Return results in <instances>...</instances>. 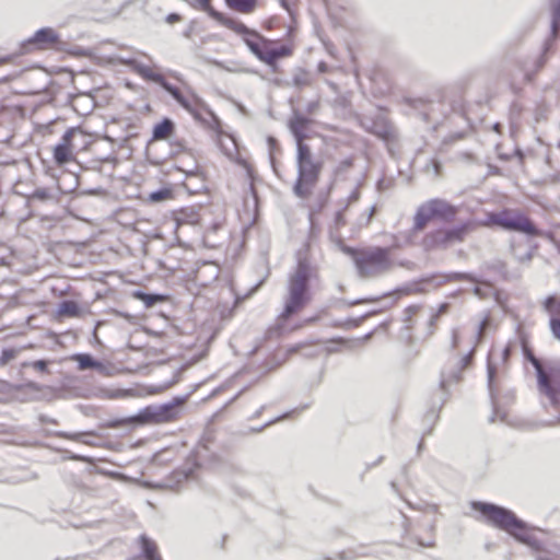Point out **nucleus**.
Segmentation results:
<instances>
[{"label":"nucleus","mask_w":560,"mask_h":560,"mask_svg":"<svg viewBox=\"0 0 560 560\" xmlns=\"http://www.w3.org/2000/svg\"><path fill=\"white\" fill-rule=\"evenodd\" d=\"M66 43L61 40L60 35L50 26H45L37 30L32 36L22 40L19 48L2 58H8V63L14 59L27 55L34 50H45L48 48L66 49Z\"/></svg>","instance_id":"9"},{"label":"nucleus","mask_w":560,"mask_h":560,"mask_svg":"<svg viewBox=\"0 0 560 560\" xmlns=\"http://www.w3.org/2000/svg\"><path fill=\"white\" fill-rule=\"evenodd\" d=\"M176 125L170 117L162 118L159 122L153 125L151 140H164L174 136Z\"/></svg>","instance_id":"19"},{"label":"nucleus","mask_w":560,"mask_h":560,"mask_svg":"<svg viewBox=\"0 0 560 560\" xmlns=\"http://www.w3.org/2000/svg\"><path fill=\"white\" fill-rule=\"evenodd\" d=\"M311 122L312 120L302 115L299 110H293L292 117L288 121V128L295 142L304 141L308 137L306 129Z\"/></svg>","instance_id":"17"},{"label":"nucleus","mask_w":560,"mask_h":560,"mask_svg":"<svg viewBox=\"0 0 560 560\" xmlns=\"http://www.w3.org/2000/svg\"><path fill=\"white\" fill-rule=\"evenodd\" d=\"M419 310V306L418 305H409L408 307H406L405 310V314H406V317H405V322H408L410 320L411 316L413 314H416Z\"/></svg>","instance_id":"46"},{"label":"nucleus","mask_w":560,"mask_h":560,"mask_svg":"<svg viewBox=\"0 0 560 560\" xmlns=\"http://www.w3.org/2000/svg\"><path fill=\"white\" fill-rule=\"evenodd\" d=\"M293 83H294V85H296V86H302V85L306 84V81H305V79H304V78H302V77H300V75H295V77L293 78Z\"/></svg>","instance_id":"56"},{"label":"nucleus","mask_w":560,"mask_h":560,"mask_svg":"<svg viewBox=\"0 0 560 560\" xmlns=\"http://www.w3.org/2000/svg\"><path fill=\"white\" fill-rule=\"evenodd\" d=\"M73 56H80L85 57L89 55L88 50L83 47H75L73 50L70 51Z\"/></svg>","instance_id":"50"},{"label":"nucleus","mask_w":560,"mask_h":560,"mask_svg":"<svg viewBox=\"0 0 560 560\" xmlns=\"http://www.w3.org/2000/svg\"><path fill=\"white\" fill-rule=\"evenodd\" d=\"M125 65L143 80L153 82L162 88L196 121L214 130L220 128V119L198 95L191 92V98H188L176 85L168 82L162 73L153 71L149 66L136 58L126 59Z\"/></svg>","instance_id":"1"},{"label":"nucleus","mask_w":560,"mask_h":560,"mask_svg":"<svg viewBox=\"0 0 560 560\" xmlns=\"http://www.w3.org/2000/svg\"><path fill=\"white\" fill-rule=\"evenodd\" d=\"M132 296L141 301L147 308L154 306L163 301V295L159 293H149L140 289L135 290Z\"/></svg>","instance_id":"25"},{"label":"nucleus","mask_w":560,"mask_h":560,"mask_svg":"<svg viewBox=\"0 0 560 560\" xmlns=\"http://www.w3.org/2000/svg\"><path fill=\"white\" fill-rule=\"evenodd\" d=\"M439 319V313H433L428 322V335L431 336L434 332V326Z\"/></svg>","instance_id":"44"},{"label":"nucleus","mask_w":560,"mask_h":560,"mask_svg":"<svg viewBox=\"0 0 560 560\" xmlns=\"http://www.w3.org/2000/svg\"><path fill=\"white\" fill-rule=\"evenodd\" d=\"M556 39L547 37L542 44L541 51L533 60L525 59L518 61V67L524 73V80L527 83H532L535 80L536 74L545 67L547 62V55L551 50Z\"/></svg>","instance_id":"13"},{"label":"nucleus","mask_w":560,"mask_h":560,"mask_svg":"<svg viewBox=\"0 0 560 560\" xmlns=\"http://www.w3.org/2000/svg\"><path fill=\"white\" fill-rule=\"evenodd\" d=\"M360 198V192L359 190L354 189L350 196H349V200L350 201H357L358 199Z\"/></svg>","instance_id":"62"},{"label":"nucleus","mask_w":560,"mask_h":560,"mask_svg":"<svg viewBox=\"0 0 560 560\" xmlns=\"http://www.w3.org/2000/svg\"><path fill=\"white\" fill-rule=\"evenodd\" d=\"M210 3L211 0H195L194 2H191V7L197 10L203 11Z\"/></svg>","instance_id":"45"},{"label":"nucleus","mask_w":560,"mask_h":560,"mask_svg":"<svg viewBox=\"0 0 560 560\" xmlns=\"http://www.w3.org/2000/svg\"><path fill=\"white\" fill-rule=\"evenodd\" d=\"M474 354H475V348L472 347L468 353H466L465 355H463L460 358V360L458 361L457 363V368H460V370L469 366L472 362V358H474Z\"/></svg>","instance_id":"38"},{"label":"nucleus","mask_w":560,"mask_h":560,"mask_svg":"<svg viewBox=\"0 0 560 560\" xmlns=\"http://www.w3.org/2000/svg\"><path fill=\"white\" fill-rule=\"evenodd\" d=\"M550 12H551L550 34L548 37L557 39L558 30L560 28V0H551L550 1Z\"/></svg>","instance_id":"24"},{"label":"nucleus","mask_w":560,"mask_h":560,"mask_svg":"<svg viewBox=\"0 0 560 560\" xmlns=\"http://www.w3.org/2000/svg\"><path fill=\"white\" fill-rule=\"evenodd\" d=\"M352 165H353V160L351 158H347L339 163L338 171L350 168Z\"/></svg>","instance_id":"48"},{"label":"nucleus","mask_w":560,"mask_h":560,"mask_svg":"<svg viewBox=\"0 0 560 560\" xmlns=\"http://www.w3.org/2000/svg\"><path fill=\"white\" fill-rule=\"evenodd\" d=\"M472 291L480 299H486L490 293H492L494 299H495V301L498 303H500V294H499V292L493 291V288L490 287V285H487L486 288H483L482 285L477 284V285L474 287Z\"/></svg>","instance_id":"34"},{"label":"nucleus","mask_w":560,"mask_h":560,"mask_svg":"<svg viewBox=\"0 0 560 560\" xmlns=\"http://www.w3.org/2000/svg\"><path fill=\"white\" fill-rule=\"evenodd\" d=\"M470 226V222H464L444 231H439L436 232L435 242L443 245L452 242H462L468 233Z\"/></svg>","instance_id":"18"},{"label":"nucleus","mask_w":560,"mask_h":560,"mask_svg":"<svg viewBox=\"0 0 560 560\" xmlns=\"http://www.w3.org/2000/svg\"><path fill=\"white\" fill-rule=\"evenodd\" d=\"M48 364H49V361H47V360H36V361H33V362H24L22 365L23 366L31 365L34 369H36L37 371L48 372Z\"/></svg>","instance_id":"39"},{"label":"nucleus","mask_w":560,"mask_h":560,"mask_svg":"<svg viewBox=\"0 0 560 560\" xmlns=\"http://www.w3.org/2000/svg\"><path fill=\"white\" fill-rule=\"evenodd\" d=\"M85 434H86L85 432H77V433H69V432H65V431L56 432V436L69 439V440H73V441H81V438L84 436Z\"/></svg>","instance_id":"41"},{"label":"nucleus","mask_w":560,"mask_h":560,"mask_svg":"<svg viewBox=\"0 0 560 560\" xmlns=\"http://www.w3.org/2000/svg\"><path fill=\"white\" fill-rule=\"evenodd\" d=\"M406 103L415 109H420L427 104V102L422 98H407Z\"/></svg>","instance_id":"43"},{"label":"nucleus","mask_w":560,"mask_h":560,"mask_svg":"<svg viewBox=\"0 0 560 560\" xmlns=\"http://www.w3.org/2000/svg\"><path fill=\"white\" fill-rule=\"evenodd\" d=\"M537 387L552 407L560 408V362L549 363L544 371H538Z\"/></svg>","instance_id":"10"},{"label":"nucleus","mask_w":560,"mask_h":560,"mask_svg":"<svg viewBox=\"0 0 560 560\" xmlns=\"http://www.w3.org/2000/svg\"><path fill=\"white\" fill-rule=\"evenodd\" d=\"M460 378H462V370H460V368L455 366L448 373L443 371L441 373V377H440V384H439L440 388L442 390H445L446 385L448 383H457V382L460 381Z\"/></svg>","instance_id":"29"},{"label":"nucleus","mask_w":560,"mask_h":560,"mask_svg":"<svg viewBox=\"0 0 560 560\" xmlns=\"http://www.w3.org/2000/svg\"><path fill=\"white\" fill-rule=\"evenodd\" d=\"M320 170L322 163L316 161L298 165V177L293 186V191L298 197L305 198L311 194L319 178Z\"/></svg>","instance_id":"11"},{"label":"nucleus","mask_w":560,"mask_h":560,"mask_svg":"<svg viewBox=\"0 0 560 560\" xmlns=\"http://www.w3.org/2000/svg\"><path fill=\"white\" fill-rule=\"evenodd\" d=\"M447 308H448V303H442V304H440L439 310L435 313H439V317H440L441 314H443L447 311Z\"/></svg>","instance_id":"61"},{"label":"nucleus","mask_w":560,"mask_h":560,"mask_svg":"<svg viewBox=\"0 0 560 560\" xmlns=\"http://www.w3.org/2000/svg\"><path fill=\"white\" fill-rule=\"evenodd\" d=\"M458 342H459L458 331H457V329H453L452 330V348L453 349L457 348Z\"/></svg>","instance_id":"52"},{"label":"nucleus","mask_w":560,"mask_h":560,"mask_svg":"<svg viewBox=\"0 0 560 560\" xmlns=\"http://www.w3.org/2000/svg\"><path fill=\"white\" fill-rule=\"evenodd\" d=\"M70 359L77 363L79 371L92 370L96 360L91 353L83 352L74 353Z\"/></svg>","instance_id":"27"},{"label":"nucleus","mask_w":560,"mask_h":560,"mask_svg":"<svg viewBox=\"0 0 560 560\" xmlns=\"http://www.w3.org/2000/svg\"><path fill=\"white\" fill-rule=\"evenodd\" d=\"M57 314L66 317H80L82 308L80 304L73 300H62L58 305Z\"/></svg>","instance_id":"22"},{"label":"nucleus","mask_w":560,"mask_h":560,"mask_svg":"<svg viewBox=\"0 0 560 560\" xmlns=\"http://www.w3.org/2000/svg\"><path fill=\"white\" fill-rule=\"evenodd\" d=\"M341 250L352 259L360 278H374L390 271L393 268L389 247L357 248L343 245Z\"/></svg>","instance_id":"5"},{"label":"nucleus","mask_w":560,"mask_h":560,"mask_svg":"<svg viewBox=\"0 0 560 560\" xmlns=\"http://www.w3.org/2000/svg\"><path fill=\"white\" fill-rule=\"evenodd\" d=\"M459 208L442 198H432L421 203L413 217L412 231H422L433 220L451 223L458 213Z\"/></svg>","instance_id":"8"},{"label":"nucleus","mask_w":560,"mask_h":560,"mask_svg":"<svg viewBox=\"0 0 560 560\" xmlns=\"http://www.w3.org/2000/svg\"><path fill=\"white\" fill-rule=\"evenodd\" d=\"M494 400H495V398L493 400H491L492 401V407H493V412H492V415L489 418V422H491V423H493L495 421V418L498 416L497 406H495V401Z\"/></svg>","instance_id":"57"},{"label":"nucleus","mask_w":560,"mask_h":560,"mask_svg":"<svg viewBox=\"0 0 560 560\" xmlns=\"http://www.w3.org/2000/svg\"><path fill=\"white\" fill-rule=\"evenodd\" d=\"M525 359L533 365L535 369L536 377L538 376V371H544L545 366L540 364V361L535 357L533 351L528 348L523 349Z\"/></svg>","instance_id":"36"},{"label":"nucleus","mask_w":560,"mask_h":560,"mask_svg":"<svg viewBox=\"0 0 560 560\" xmlns=\"http://www.w3.org/2000/svg\"><path fill=\"white\" fill-rule=\"evenodd\" d=\"M285 360H276L270 366H268V370L271 371L278 366H280Z\"/></svg>","instance_id":"64"},{"label":"nucleus","mask_w":560,"mask_h":560,"mask_svg":"<svg viewBox=\"0 0 560 560\" xmlns=\"http://www.w3.org/2000/svg\"><path fill=\"white\" fill-rule=\"evenodd\" d=\"M488 167H489V173L490 174H492V175H500L501 174V170L498 166L489 164Z\"/></svg>","instance_id":"59"},{"label":"nucleus","mask_w":560,"mask_h":560,"mask_svg":"<svg viewBox=\"0 0 560 560\" xmlns=\"http://www.w3.org/2000/svg\"><path fill=\"white\" fill-rule=\"evenodd\" d=\"M228 8L240 13H252L256 10L258 0H224Z\"/></svg>","instance_id":"23"},{"label":"nucleus","mask_w":560,"mask_h":560,"mask_svg":"<svg viewBox=\"0 0 560 560\" xmlns=\"http://www.w3.org/2000/svg\"><path fill=\"white\" fill-rule=\"evenodd\" d=\"M173 197V189L171 187H161L154 191H151L148 196V201L152 203L163 202Z\"/></svg>","instance_id":"30"},{"label":"nucleus","mask_w":560,"mask_h":560,"mask_svg":"<svg viewBox=\"0 0 560 560\" xmlns=\"http://www.w3.org/2000/svg\"><path fill=\"white\" fill-rule=\"evenodd\" d=\"M28 199H36V200H39V201H47V200H50L52 199V194L50 191L49 188H46V187H42V188H36L30 196H28Z\"/></svg>","instance_id":"35"},{"label":"nucleus","mask_w":560,"mask_h":560,"mask_svg":"<svg viewBox=\"0 0 560 560\" xmlns=\"http://www.w3.org/2000/svg\"><path fill=\"white\" fill-rule=\"evenodd\" d=\"M470 506L479 513L478 521L509 534L517 542L535 551L542 549L541 541L530 534L533 527L512 510L487 501H471Z\"/></svg>","instance_id":"2"},{"label":"nucleus","mask_w":560,"mask_h":560,"mask_svg":"<svg viewBox=\"0 0 560 560\" xmlns=\"http://www.w3.org/2000/svg\"><path fill=\"white\" fill-rule=\"evenodd\" d=\"M435 276L436 275L423 276L417 280H413L411 282H408L400 287H397L393 291L386 292V293L382 294L381 296L361 298V299H357V300H352V301H345V303L348 306H354V305L363 304V303L377 302L382 298L389 296L390 294H394V293L398 294V295H409L412 293H422V292H424V289L421 287V284L432 283L435 279Z\"/></svg>","instance_id":"12"},{"label":"nucleus","mask_w":560,"mask_h":560,"mask_svg":"<svg viewBox=\"0 0 560 560\" xmlns=\"http://www.w3.org/2000/svg\"><path fill=\"white\" fill-rule=\"evenodd\" d=\"M23 348H3L0 354V365L4 366L14 360Z\"/></svg>","instance_id":"33"},{"label":"nucleus","mask_w":560,"mask_h":560,"mask_svg":"<svg viewBox=\"0 0 560 560\" xmlns=\"http://www.w3.org/2000/svg\"><path fill=\"white\" fill-rule=\"evenodd\" d=\"M417 542L421 547H433L434 546V539L433 538L429 539L428 541H423L421 539H417Z\"/></svg>","instance_id":"55"},{"label":"nucleus","mask_w":560,"mask_h":560,"mask_svg":"<svg viewBox=\"0 0 560 560\" xmlns=\"http://www.w3.org/2000/svg\"><path fill=\"white\" fill-rule=\"evenodd\" d=\"M319 106L318 101H312L306 104L305 112L307 114H313Z\"/></svg>","instance_id":"49"},{"label":"nucleus","mask_w":560,"mask_h":560,"mask_svg":"<svg viewBox=\"0 0 560 560\" xmlns=\"http://www.w3.org/2000/svg\"><path fill=\"white\" fill-rule=\"evenodd\" d=\"M203 12H206L213 20L218 21L221 25L240 35L242 38L248 34L249 27L247 25L238 20L224 15L222 12L215 10L211 3L203 10Z\"/></svg>","instance_id":"15"},{"label":"nucleus","mask_w":560,"mask_h":560,"mask_svg":"<svg viewBox=\"0 0 560 560\" xmlns=\"http://www.w3.org/2000/svg\"><path fill=\"white\" fill-rule=\"evenodd\" d=\"M72 149L65 144H56L52 152L56 164L65 165L71 162L73 160Z\"/></svg>","instance_id":"26"},{"label":"nucleus","mask_w":560,"mask_h":560,"mask_svg":"<svg viewBox=\"0 0 560 560\" xmlns=\"http://www.w3.org/2000/svg\"><path fill=\"white\" fill-rule=\"evenodd\" d=\"M361 127L371 135L376 136L389 147L396 139V133L390 121L382 116L374 119L364 118L361 120Z\"/></svg>","instance_id":"14"},{"label":"nucleus","mask_w":560,"mask_h":560,"mask_svg":"<svg viewBox=\"0 0 560 560\" xmlns=\"http://www.w3.org/2000/svg\"><path fill=\"white\" fill-rule=\"evenodd\" d=\"M93 364V371H96L98 374L104 376L109 375V366L106 363L96 359Z\"/></svg>","instance_id":"40"},{"label":"nucleus","mask_w":560,"mask_h":560,"mask_svg":"<svg viewBox=\"0 0 560 560\" xmlns=\"http://www.w3.org/2000/svg\"><path fill=\"white\" fill-rule=\"evenodd\" d=\"M300 349L299 345L291 346L287 349V352L283 357V360H287L292 353L296 352Z\"/></svg>","instance_id":"54"},{"label":"nucleus","mask_w":560,"mask_h":560,"mask_svg":"<svg viewBox=\"0 0 560 560\" xmlns=\"http://www.w3.org/2000/svg\"><path fill=\"white\" fill-rule=\"evenodd\" d=\"M243 42L258 60L269 66L272 70H276L279 59L289 57L292 54V48L285 44L271 47L272 40L262 36L254 28H248V34L243 37Z\"/></svg>","instance_id":"7"},{"label":"nucleus","mask_w":560,"mask_h":560,"mask_svg":"<svg viewBox=\"0 0 560 560\" xmlns=\"http://www.w3.org/2000/svg\"><path fill=\"white\" fill-rule=\"evenodd\" d=\"M168 142H170V145L172 148V154H178L180 152H185L187 150L186 148V144H185V141L184 140H180L174 136H172L170 139H168Z\"/></svg>","instance_id":"37"},{"label":"nucleus","mask_w":560,"mask_h":560,"mask_svg":"<svg viewBox=\"0 0 560 560\" xmlns=\"http://www.w3.org/2000/svg\"><path fill=\"white\" fill-rule=\"evenodd\" d=\"M180 19V15L178 13H170L166 15V22L167 23H174V22H177L179 21Z\"/></svg>","instance_id":"53"},{"label":"nucleus","mask_w":560,"mask_h":560,"mask_svg":"<svg viewBox=\"0 0 560 560\" xmlns=\"http://www.w3.org/2000/svg\"><path fill=\"white\" fill-rule=\"evenodd\" d=\"M346 208H347V206H345V208L342 210L337 211L336 214H335V224L337 226L345 225V223H346L345 217H343V210Z\"/></svg>","instance_id":"47"},{"label":"nucleus","mask_w":560,"mask_h":560,"mask_svg":"<svg viewBox=\"0 0 560 560\" xmlns=\"http://www.w3.org/2000/svg\"><path fill=\"white\" fill-rule=\"evenodd\" d=\"M318 279V269L308 258L299 256L288 276V295L280 317L288 319L302 311L312 300L311 283Z\"/></svg>","instance_id":"3"},{"label":"nucleus","mask_w":560,"mask_h":560,"mask_svg":"<svg viewBox=\"0 0 560 560\" xmlns=\"http://www.w3.org/2000/svg\"><path fill=\"white\" fill-rule=\"evenodd\" d=\"M497 377V368L490 362L488 358L487 362V385L489 390L490 399L493 400L495 397L494 381Z\"/></svg>","instance_id":"32"},{"label":"nucleus","mask_w":560,"mask_h":560,"mask_svg":"<svg viewBox=\"0 0 560 560\" xmlns=\"http://www.w3.org/2000/svg\"><path fill=\"white\" fill-rule=\"evenodd\" d=\"M139 553L129 560H163L156 542L147 534H141L138 539Z\"/></svg>","instance_id":"16"},{"label":"nucleus","mask_w":560,"mask_h":560,"mask_svg":"<svg viewBox=\"0 0 560 560\" xmlns=\"http://www.w3.org/2000/svg\"><path fill=\"white\" fill-rule=\"evenodd\" d=\"M287 415H289V412L284 413L283 416H279V417H277V418H276V419H273V420L268 421L267 423H265L264 425H261V427H259V428L255 429L254 431H256V432H260L261 430H264V429H265V428H267L268 425H270V424H272V423L277 422L278 420H280L281 418L285 417Z\"/></svg>","instance_id":"51"},{"label":"nucleus","mask_w":560,"mask_h":560,"mask_svg":"<svg viewBox=\"0 0 560 560\" xmlns=\"http://www.w3.org/2000/svg\"><path fill=\"white\" fill-rule=\"evenodd\" d=\"M489 221L502 230L525 235L528 238L541 237L552 240L550 231L540 230L524 212L504 208L489 215Z\"/></svg>","instance_id":"6"},{"label":"nucleus","mask_w":560,"mask_h":560,"mask_svg":"<svg viewBox=\"0 0 560 560\" xmlns=\"http://www.w3.org/2000/svg\"><path fill=\"white\" fill-rule=\"evenodd\" d=\"M80 137L82 140V148L86 144V138L88 135L80 128V127H71L66 130V132L62 135L61 140L58 144H65L69 148H75L77 147V138Z\"/></svg>","instance_id":"21"},{"label":"nucleus","mask_w":560,"mask_h":560,"mask_svg":"<svg viewBox=\"0 0 560 560\" xmlns=\"http://www.w3.org/2000/svg\"><path fill=\"white\" fill-rule=\"evenodd\" d=\"M296 143V164L301 165L305 162H311L313 160L311 148L304 143V141L295 142Z\"/></svg>","instance_id":"31"},{"label":"nucleus","mask_w":560,"mask_h":560,"mask_svg":"<svg viewBox=\"0 0 560 560\" xmlns=\"http://www.w3.org/2000/svg\"><path fill=\"white\" fill-rule=\"evenodd\" d=\"M189 394L184 396H175L170 401L145 406L132 416L109 420L107 422V427L113 429L121 427L136 428L145 424H161L172 422L178 419L180 416L183 406Z\"/></svg>","instance_id":"4"},{"label":"nucleus","mask_w":560,"mask_h":560,"mask_svg":"<svg viewBox=\"0 0 560 560\" xmlns=\"http://www.w3.org/2000/svg\"><path fill=\"white\" fill-rule=\"evenodd\" d=\"M338 558H339L340 560H352V559H353V557H352V556H350V553H349V552H347V551H341V552H339V553H338Z\"/></svg>","instance_id":"58"},{"label":"nucleus","mask_w":560,"mask_h":560,"mask_svg":"<svg viewBox=\"0 0 560 560\" xmlns=\"http://www.w3.org/2000/svg\"><path fill=\"white\" fill-rule=\"evenodd\" d=\"M431 164L433 166L434 173L438 175L440 173V170H441V163L439 161H436V160H432Z\"/></svg>","instance_id":"60"},{"label":"nucleus","mask_w":560,"mask_h":560,"mask_svg":"<svg viewBox=\"0 0 560 560\" xmlns=\"http://www.w3.org/2000/svg\"><path fill=\"white\" fill-rule=\"evenodd\" d=\"M435 275L436 276H435L434 280H438L435 287H439L443 283L452 282V281H470V282H475V283L478 282V278L474 273H470V272L452 271V272H447V273H435Z\"/></svg>","instance_id":"20"},{"label":"nucleus","mask_w":560,"mask_h":560,"mask_svg":"<svg viewBox=\"0 0 560 560\" xmlns=\"http://www.w3.org/2000/svg\"><path fill=\"white\" fill-rule=\"evenodd\" d=\"M549 327L552 336L560 341V318H550Z\"/></svg>","instance_id":"42"},{"label":"nucleus","mask_w":560,"mask_h":560,"mask_svg":"<svg viewBox=\"0 0 560 560\" xmlns=\"http://www.w3.org/2000/svg\"><path fill=\"white\" fill-rule=\"evenodd\" d=\"M542 307L550 315V318H560V298L556 294L548 295L542 303Z\"/></svg>","instance_id":"28"},{"label":"nucleus","mask_w":560,"mask_h":560,"mask_svg":"<svg viewBox=\"0 0 560 560\" xmlns=\"http://www.w3.org/2000/svg\"><path fill=\"white\" fill-rule=\"evenodd\" d=\"M375 209H376L375 206H372L370 208L369 213H368V218L365 220V225H368L370 223V221H371V219H372V217H373V214L375 212Z\"/></svg>","instance_id":"63"}]
</instances>
